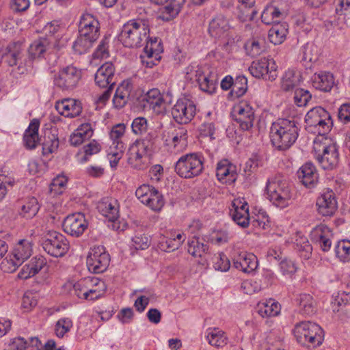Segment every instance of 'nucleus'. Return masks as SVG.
Listing matches in <instances>:
<instances>
[{
    "label": "nucleus",
    "mask_w": 350,
    "mask_h": 350,
    "mask_svg": "<svg viewBox=\"0 0 350 350\" xmlns=\"http://www.w3.org/2000/svg\"><path fill=\"white\" fill-rule=\"evenodd\" d=\"M115 68L111 62L103 64L95 74V83L100 88H113L116 85Z\"/></svg>",
    "instance_id": "obj_18"
},
{
    "label": "nucleus",
    "mask_w": 350,
    "mask_h": 350,
    "mask_svg": "<svg viewBox=\"0 0 350 350\" xmlns=\"http://www.w3.org/2000/svg\"><path fill=\"white\" fill-rule=\"evenodd\" d=\"M206 338L208 342L215 347H223L228 343V337L226 333L217 327L208 328L206 331Z\"/></svg>",
    "instance_id": "obj_34"
},
{
    "label": "nucleus",
    "mask_w": 350,
    "mask_h": 350,
    "mask_svg": "<svg viewBox=\"0 0 350 350\" xmlns=\"http://www.w3.org/2000/svg\"><path fill=\"white\" fill-rule=\"evenodd\" d=\"M203 170V161L196 153H190L179 158L175 165L178 175L185 178H191L199 176Z\"/></svg>",
    "instance_id": "obj_5"
},
{
    "label": "nucleus",
    "mask_w": 350,
    "mask_h": 350,
    "mask_svg": "<svg viewBox=\"0 0 350 350\" xmlns=\"http://www.w3.org/2000/svg\"><path fill=\"white\" fill-rule=\"evenodd\" d=\"M234 267L244 273H251L258 267V260L255 255L251 253L241 252L233 259Z\"/></svg>",
    "instance_id": "obj_24"
},
{
    "label": "nucleus",
    "mask_w": 350,
    "mask_h": 350,
    "mask_svg": "<svg viewBox=\"0 0 350 350\" xmlns=\"http://www.w3.org/2000/svg\"><path fill=\"white\" fill-rule=\"evenodd\" d=\"M96 40L87 36H83L81 33H79V36L73 43L72 48L75 53L83 54L87 53L92 48L93 43Z\"/></svg>",
    "instance_id": "obj_47"
},
{
    "label": "nucleus",
    "mask_w": 350,
    "mask_h": 350,
    "mask_svg": "<svg viewBox=\"0 0 350 350\" xmlns=\"http://www.w3.org/2000/svg\"><path fill=\"white\" fill-rule=\"evenodd\" d=\"M314 150L317 160L324 170H332L338 165L339 153L336 144L327 145L316 139Z\"/></svg>",
    "instance_id": "obj_7"
},
{
    "label": "nucleus",
    "mask_w": 350,
    "mask_h": 350,
    "mask_svg": "<svg viewBox=\"0 0 350 350\" xmlns=\"http://www.w3.org/2000/svg\"><path fill=\"white\" fill-rule=\"evenodd\" d=\"M31 245L27 240H21L15 245L9 258L3 260L1 267L3 271L14 272L31 255Z\"/></svg>",
    "instance_id": "obj_6"
},
{
    "label": "nucleus",
    "mask_w": 350,
    "mask_h": 350,
    "mask_svg": "<svg viewBox=\"0 0 350 350\" xmlns=\"http://www.w3.org/2000/svg\"><path fill=\"white\" fill-rule=\"evenodd\" d=\"M51 38H40L34 41L29 49V53L31 58L36 59L40 57L49 48Z\"/></svg>",
    "instance_id": "obj_42"
},
{
    "label": "nucleus",
    "mask_w": 350,
    "mask_h": 350,
    "mask_svg": "<svg viewBox=\"0 0 350 350\" xmlns=\"http://www.w3.org/2000/svg\"><path fill=\"white\" fill-rule=\"evenodd\" d=\"M294 336L298 343L308 347L322 344L323 330L315 323L302 321L297 323L293 329Z\"/></svg>",
    "instance_id": "obj_4"
},
{
    "label": "nucleus",
    "mask_w": 350,
    "mask_h": 350,
    "mask_svg": "<svg viewBox=\"0 0 350 350\" xmlns=\"http://www.w3.org/2000/svg\"><path fill=\"white\" fill-rule=\"evenodd\" d=\"M55 107L59 114L66 118H75L82 112L81 103L73 98H65L56 102Z\"/></svg>",
    "instance_id": "obj_21"
},
{
    "label": "nucleus",
    "mask_w": 350,
    "mask_h": 350,
    "mask_svg": "<svg viewBox=\"0 0 350 350\" xmlns=\"http://www.w3.org/2000/svg\"><path fill=\"white\" fill-rule=\"evenodd\" d=\"M296 241V245L300 256L304 259L310 258L312 254V247L309 241L306 239V238L302 237L299 239H297Z\"/></svg>",
    "instance_id": "obj_55"
},
{
    "label": "nucleus",
    "mask_w": 350,
    "mask_h": 350,
    "mask_svg": "<svg viewBox=\"0 0 350 350\" xmlns=\"http://www.w3.org/2000/svg\"><path fill=\"white\" fill-rule=\"evenodd\" d=\"M123 142H112L107 150V157L112 168L116 167L125 150Z\"/></svg>",
    "instance_id": "obj_35"
},
{
    "label": "nucleus",
    "mask_w": 350,
    "mask_h": 350,
    "mask_svg": "<svg viewBox=\"0 0 350 350\" xmlns=\"http://www.w3.org/2000/svg\"><path fill=\"white\" fill-rule=\"evenodd\" d=\"M133 243L136 250H145L150 245V240L147 236L140 234L133 238Z\"/></svg>",
    "instance_id": "obj_61"
},
{
    "label": "nucleus",
    "mask_w": 350,
    "mask_h": 350,
    "mask_svg": "<svg viewBox=\"0 0 350 350\" xmlns=\"http://www.w3.org/2000/svg\"><path fill=\"white\" fill-rule=\"evenodd\" d=\"M301 82V75L293 70H288L281 79V88L284 92L293 90Z\"/></svg>",
    "instance_id": "obj_37"
},
{
    "label": "nucleus",
    "mask_w": 350,
    "mask_h": 350,
    "mask_svg": "<svg viewBox=\"0 0 350 350\" xmlns=\"http://www.w3.org/2000/svg\"><path fill=\"white\" fill-rule=\"evenodd\" d=\"M94 282V278H85L79 280L78 282L73 284H68V286L69 287L72 286V288L70 289V293L72 295H76L77 297L80 299H85L84 293H85L86 288L88 287L92 286L93 285Z\"/></svg>",
    "instance_id": "obj_44"
},
{
    "label": "nucleus",
    "mask_w": 350,
    "mask_h": 350,
    "mask_svg": "<svg viewBox=\"0 0 350 350\" xmlns=\"http://www.w3.org/2000/svg\"><path fill=\"white\" fill-rule=\"evenodd\" d=\"M72 327V322L69 318H62L55 325V334L57 337L62 338Z\"/></svg>",
    "instance_id": "obj_56"
},
{
    "label": "nucleus",
    "mask_w": 350,
    "mask_h": 350,
    "mask_svg": "<svg viewBox=\"0 0 350 350\" xmlns=\"http://www.w3.org/2000/svg\"><path fill=\"white\" fill-rule=\"evenodd\" d=\"M149 32L150 21L148 18L131 19L122 27L118 40L125 47L138 48L147 41Z\"/></svg>",
    "instance_id": "obj_2"
},
{
    "label": "nucleus",
    "mask_w": 350,
    "mask_h": 350,
    "mask_svg": "<svg viewBox=\"0 0 350 350\" xmlns=\"http://www.w3.org/2000/svg\"><path fill=\"white\" fill-rule=\"evenodd\" d=\"M81 73L76 67L68 66L60 70L54 77L55 85L63 90L75 88L80 80Z\"/></svg>",
    "instance_id": "obj_15"
},
{
    "label": "nucleus",
    "mask_w": 350,
    "mask_h": 350,
    "mask_svg": "<svg viewBox=\"0 0 350 350\" xmlns=\"http://www.w3.org/2000/svg\"><path fill=\"white\" fill-rule=\"evenodd\" d=\"M232 208L230 215L233 221L242 228H246L250 224L249 206L245 200L234 199L232 202Z\"/></svg>",
    "instance_id": "obj_19"
},
{
    "label": "nucleus",
    "mask_w": 350,
    "mask_h": 350,
    "mask_svg": "<svg viewBox=\"0 0 350 350\" xmlns=\"http://www.w3.org/2000/svg\"><path fill=\"white\" fill-rule=\"evenodd\" d=\"M288 32L286 23H277L273 25L269 31V39L275 45L280 44L284 42Z\"/></svg>",
    "instance_id": "obj_40"
},
{
    "label": "nucleus",
    "mask_w": 350,
    "mask_h": 350,
    "mask_svg": "<svg viewBox=\"0 0 350 350\" xmlns=\"http://www.w3.org/2000/svg\"><path fill=\"white\" fill-rule=\"evenodd\" d=\"M37 304V299L31 293H26L22 299V307L27 311L30 310Z\"/></svg>",
    "instance_id": "obj_63"
},
{
    "label": "nucleus",
    "mask_w": 350,
    "mask_h": 350,
    "mask_svg": "<svg viewBox=\"0 0 350 350\" xmlns=\"http://www.w3.org/2000/svg\"><path fill=\"white\" fill-rule=\"evenodd\" d=\"M299 312L305 315H311L316 311V304L309 294H300L297 299Z\"/></svg>",
    "instance_id": "obj_41"
},
{
    "label": "nucleus",
    "mask_w": 350,
    "mask_h": 350,
    "mask_svg": "<svg viewBox=\"0 0 350 350\" xmlns=\"http://www.w3.org/2000/svg\"><path fill=\"white\" fill-rule=\"evenodd\" d=\"M305 122L308 128H314L321 136L327 133L333 122L330 114L323 107H317L306 115Z\"/></svg>",
    "instance_id": "obj_8"
},
{
    "label": "nucleus",
    "mask_w": 350,
    "mask_h": 350,
    "mask_svg": "<svg viewBox=\"0 0 350 350\" xmlns=\"http://www.w3.org/2000/svg\"><path fill=\"white\" fill-rule=\"evenodd\" d=\"M170 137H172V142L174 148L177 146H180V148L186 146L187 144V130L183 127L179 126L175 129L170 133Z\"/></svg>",
    "instance_id": "obj_45"
},
{
    "label": "nucleus",
    "mask_w": 350,
    "mask_h": 350,
    "mask_svg": "<svg viewBox=\"0 0 350 350\" xmlns=\"http://www.w3.org/2000/svg\"><path fill=\"white\" fill-rule=\"evenodd\" d=\"M338 119L344 124L350 122V104H343L338 109Z\"/></svg>",
    "instance_id": "obj_64"
},
{
    "label": "nucleus",
    "mask_w": 350,
    "mask_h": 350,
    "mask_svg": "<svg viewBox=\"0 0 350 350\" xmlns=\"http://www.w3.org/2000/svg\"><path fill=\"white\" fill-rule=\"evenodd\" d=\"M148 153L142 151L136 144L133 143L128 150V163L135 169L143 167V157Z\"/></svg>",
    "instance_id": "obj_36"
},
{
    "label": "nucleus",
    "mask_w": 350,
    "mask_h": 350,
    "mask_svg": "<svg viewBox=\"0 0 350 350\" xmlns=\"http://www.w3.org/2000/svg\"><path fill=\"white\" fill-rule=\"evenodd\" d=\"M311 98L312 95L308 90L302 88H297L295 90L294 102L298 107L306 106Z\"/></svg>",
    "instance_id": "obj_54"
},
{
    "label": "nucleus",
    "mask_w": 350,
    "mask_h": 350,
    "mask_svg": "<svg viewBox=\"0 0 350 350\" xmlns=\"http://www.w3.org/2000/svg\"><path fill=\"white\" fill-rule=\"evenodd\" d=\"M277 68L278 66L273 59L261 58L254 61L249 70L255 78L273 81L278 77Z\"/></svg>",
    "instance_id": "obj_11"
},
{
    "label": "nucleus",
    "mask_w": 350,
    "mask_h": 350,
    "mask_svg": "<svg viewBox=\"0 0 350 350\" xmlns=\"http://www.w3.org/2000/svg\"><path fill=\"white\" fill-rule=\"evenodd\" d=\"M135 195L142 203L153 211H160L164 205L162 196L157 189L149 185L144 184L139 187L135 191Z\"/></svg>",
    "instance_id": "obj_12"
},
{
    "label": "nucleus",
    "mask_w": 350,
    "mask_h": 350,
    "mask_svg": "<svg viewBox=\"0 0 350 350\" xmlns=\"http://www.w3.org/2000/svg\"><path fill=\"white\" fill-rule=\"evenodd\" d=\"M316 205L319 214L331 216L337 209V202L332 191H327L317 200Z\"/></svg>",
    "instance_id": "obj_22"
},
{
    "label": "nucleus",
    "mask_w": 350,
    "mask_h": 350,
    "mask_svg": "<svg viewBox=\"0 0 350 350\" xmlns=\"http://www.w3.org/2000/svg\"><path fill=\"white\" fill-rule=\"evenodd\" d=\"M49 139L44 140L42 144V153L44 155H46L55 152L59 146V140L53 135L52 137H48Z\"/></svg>",
    "instance_id": "obj_57"
},
{
    "label": "nucleus",
    "mask_w": 350,
    "mask_h": 350,
    "mask_svg": "<svg viewBox=\"0 0 350 350\" xmlns=\"http://www.w3.org/2000/svg\"><path fill=\"white\" fill-rule=\"evenodd\" d=\"M185 0H169V3L165 7V9L170 15H176L185 3Z\"/></svg>",
    "instance_id": "obj_62"
},
{
    "label": "nucleus",
    "mask_w": 350,
    "mask_h": 350,
    "mask_svg": "<svg viewBox=\"0 0 350 350\" xmlns=\"http://www.w3.org/2000/svg\"><path fill=\"white\" fill-rule=\"evenodd\" d=\"M196 113V105L187 98L178 99L171 111L174 120L180 124L190 122Z\"/></svg>",
    "instance_id": "obj_13"
},
{
    "label": "nucleus",
    "mask_w": 350,
    "mask_h": 350,
    "mask_svg": "<svg viewBox=\"0 0 350 350\" xmlns=\"http://www.w3.org/2000/svg\"><path fill=\"white\" fill-rule=\"evenodd\" d=\"M196 81L201 90L209 94L215 92L217 83L213 75L204 73L200 68L196 70Z\"/></svg>",
    "instance_id": "obj_31"
},
{
    "label": "nucleus",
    "mask_w": 350,
    "mask_h": 350,
    "mask_svg": "<svg viewBox=\"0 0 350 350\" xmlns=\"http://www.w3.org/2000/svg\"><path fill=\"white\" fill-rule=\"evenodd\" d=\"M185 235L178 233L174 237L165 239L160 242V247L164 251H174L178 249L184 242Z\"/></svg>",
    "instance_id": "obj_46"
},
{
    "label": "nucleus",
    "mask_w": 350,
    "mask_h": 350,
    "mask_svg": "<svg viewBox=\"0 0 350 350\" xmlns=\"http://www.w3.org/2000/svg\"><path fill=\"white\" fill-rule=\"evenodd\" d=\"M22 44L19 42L10 43L1 50V62L9 66L18 64L23 57Z\"/></svg>",
    "instance_id": "obj_20"
},
{
    "label": "nucleus",
    "mask_w": 350,
    "mask_h": 350,
    "mask_svg": "<svg viewBox=\"0 0 350 350\" xmlns=\"http://www.w3.org/2000/svg\"><path fill=\"white\" fill-rule=\"evenodd\" d=\"M125 129L126 126L124 124H117L114 125L109 133L111 142H122V137L124 135Z\"/></svg>",
    "instance_id": "obj_60"
},
{
    "label": "nucleus",
    "mask_w": 350,
    "mask_h": 350,
    "mask_svg": "<svg viewBox=\"0 0 350 350\" xmlns=\"http://www.w3.org/2000/svg\"><path fill=\"white\" fill-rule=\"evenodd\" d=\"M318 49L314 44H307L303 47L301 61L304 62H316L318 59Z\"/></svg>",
    "instance_id": "obj_53"
},
{
    "label": "nucleus",
    "mask_w": 350,
    "mask_h": 350,
    "mask_svg": "<svg viewBox=\"0 0 350 350\" xmlns=\"http://www.w3.org/2000/svg\"><path fill=\"white\" fill-rule=\"evenodd\" d=\"M299 131V123L295 119H278L271 125V142L278 150H286L297 140Z\"/></svg>",
    "instance_id": "obj_1"
},
{
    "label": "nucleus",
    "mask_w": 350,
    "mask_h": 350,
    "mask_svg": "<svg viewBox=\"0 0 350 350\" xmlns=\"http://www.w3.org/2000/svg\"><path fill=\"white\" fill-rule=\"evenodd\" d=\"M283 18V14L278 8L272 5H267L261 14V21L266 25L279 23Z\"/></svg>",
    "instance_id": "obj_38"
},
{
    "label": "nucleus",
    "mask_w": 350,
    "mask_h": 350,
    "mask_svg": "<svg viewBox=\"0 0 350 350\" xmlns=\"http://www.w3.org/2000/svg\"><path fill=\"white\" fill-rule=\"evenodd\" d=\"M266 191L267 198L276 206L284 208L289 205L292 190L288 183L282 176H277L267 180Z\"/></svg>",
    "instance_id": "obj_3"
},
{
    "label": "nucleus",
    "mask_w": 350,
    "mask_h": 350,
    "mask_svg": "<svg viewBox=\"0 0 350 350\" xmlns=\"http://www.w3.org/2000/svg\"><path fill=\"white\" fill-rule=\"evenodd\" d=\"M157 137L153 133H148L144 138L140 141H135L136 144L142 151L150 154L157 147Z\"/></svg>",
    "instance_id": "obj_51"
},
{
    "label": "nucleus",
    "mask_w": 350,
    "mask_h": 350,
    "mask_svg": "<svg viewBox=\"0 0 350 350\" xmlns=\"http://www.w3.org/2000/svg\"><path fill=\"white\" fill-rule=\"evenodd\" d=\"M258 307V314L262 317L278 316L281 310L279 303L273 299L259 303Z\"/></svg>",
    "instance_id": "obj_39"
},
{
    "label": "nucleus",
    "mask_w": 350,
    "mask_h": 350,
    "mask_svg": "<svg viewBox=\"0 0 350 350\" xmlns=\"http://www.w3.org/2000/svg\"><path fill=\"white\" fill-rule=\"evenodd\" d=\"M208 249V245L200 243L196 236L188 243V252L194 257H201Z\"/></svg>",
    "instance_id": "obj_49"
},
{
    "label": "nucleus",
    "mask_w": 350,
    "mask_h": 350,
    "mask_svg": "<svg viewBox=\"0 0 350 350\" xmlns=\"http://www.w3.org/2000/svg\"><path fill=\"white\" fill-rule=\"evenodd\" d=\"M229 30V23L224 16H217L209 22L208 31L213 38L225 37L228 35Z\"/></svg>",
    "instance_id": "obj_25"
},
{
    "label": "nucleus",
    "mask_w": 350,
    "mask_h": 350,
    "mask_svg": "<svg viewBox=\"0 0 350 350\" xmlns=\"http://www.w3.org/2000/svg\"><path fill=\"white\" fill-rule=\"evenodd\" d=\"M110 256L103 246L92 247L87 257V267L90 272L100 273L109 265Z\"/></svg>",
    "instance_id": "obj_9"
},
{
    "label": "nucleus",
    "mask_w": 350,
    "mask_h": 350,
    "mask_svg": "<svg viewBox=\"0 0 350 350\" xmlns=\"http://www.w3.org/2000/svg\"><path fill=\"white\" fill-rule=\"evenodd\" d=\"M247 90V79L243 75L236 77L234 80L233 88L230 94L234 98H239L242 96Z\"/></svg>",
    "instance_id": "obj_48"
},
{
    "label": "nucleus",
    "mask_w": 350,
    "mask_h": 350,
    "mask_svg": "<svg viewBox=\"0 0 350 350\" xmlns=\"http://www.w3.org/2000/svg\"><path fill=\"white\" fill-rule=\"evenodd\" d=\"M336 256L342 262L350 260V241L342 240L336 246Z\"/></svg>",
    "instance_id": "obj_52"
},
{
    "label": "nucleus",
    "mask_w": 350,
    "mask_h": 350,
    "mask_svg": "<svg viewBox=\"0 0 350 350\" xmlns=\"http://www.w3.org/2000/svg\"><path fill=\"white\" fill-rule=\"evenodd\" d=\"M150 46L146 45L144 48V53L146 55V59H142V62L147 68H152L156 65V62L161 59L160 53L163 51L161 42H157V38L150 40Z\"/></svg>",
    "instance_id": "obj_27"
},
{
    "label": "nucleus",
    "mask_w": 350,
    "mask_h": 350,
    "mask_svg": "<svg viewBox=\"0 0 350 350\" xmlns=\"http://www.w3.org/2000/svg\"><path fill=\"white\" fill-rule=\"evenodd\" d=\"M241 288L246 294L250 295L254 293L259 292L262 288V285L258 281L246 280L241 284Z\"/></svg>",
    "instance_id": "obj_59"
},
{
    "label": "nucleus",
    "mask_w": 350,
    "mask_h": 350,
    "mask_svg": "<svg viewBox=\"0 0 350 350\" xmlns=\"http://www.w3.org/2000/svg\"><path fill=\"white\" fill-rule=\"evenodd\" d=\"M297 176L302 184L308 188L314 187L319 180L318 172L311 162H307L299 169Z\"/></svg>",
    "instance_id": "obj_23"
},
{
    "label": "nucleus",
    "mask_w": 350,
    "mask_h": 350,
    "mask_svg": "<svg viewBox=\"0 0 350 350\" xmlns=\"http://www.w3.org/2000/svg\"><path fill=\"white\" fill-rule=\"evenodd\" d=\"M132 131L136 135H142L146 132L148 122L145 118L138 117L133 120L131 124Z\"/></svg>",
    "instance_id": "obj_58"
},
{
    "label": "nucleus",
    "mask_w": 350,
    "mask_h": 350,
    "mask_svg": "<svg viewBox=\"0 0 350 350\" xmlns=\"http://www.w3.org/2000/svg\"><path fill=\"white\" fill-rule=\"evenodd\" d=\"M132 86L130 83L124 81L116 89L113 98V103L116 108H122L127 103Z\"/></svg>",
    "instance_id": "obj_33"
},
{
    "label": "nucleus",
    "mask_w": 350,
    "mask_h": 350,
    "mask_svg": "<svg viewBox=\"0 0 350 350\" xmlns=\"http://www.w3.org/2000/svg\"><path fill=\"white\" fill-rule=\"evenodd\" d=\"M334 85V78L329 72H321L314 74L312 78V85L317 90L329 92Z\"/></svg>",
    "instance_id": "obj_32"
},
{
    "label": "nucleus",
    "mask_w": 350,
    "mask_h": 350,
    "mask_svg": "<svg viewBox=\"0 0 350 350\" xmlns=\"http://www.w3.org/2000/svg\"><path fill=\"white\" fill-rule=\"evenodd\" d=\"M40 121L33 119L25 131L23 136V142L25 147L28 149H34L39 143L38 129Z\"/></svg>",
    "instance_id": "obj_30"
},
{
    "label": "nucleus",
    "mask_w": 350,
    "mask_h": 350,
    "mask_svg": "<svg viewBox=\"0 0 350 350\" xmlns=\"http://www.w3.org/2000/svg\"><path fill=\"white\" fill-rule=\"evenodd\" d=\"M79 33L92 40H97L100 35V23L90 14L86 13L81 16L79 24Z\"/></svg>",
    "instance_id": "obj_17"
},
{
    "label": "nucleus",
    "mask_w": 350,
    "mask_h": 350,
    "mask_svg": "<svg viewBox=\"0 0 350 350\" xmlns=\"http://www.w3.org/2000/svg\"><path fill=\"white\" fill-rule=\"evenodd\" d=\"M233 117L243 131H249L253 127L256 118L254 108L247 100H241L234 107Z\"/></svg>",
    "instance_id": "obj_14"
},
{
    "label": "nucleus",
    "mask_w": 350,
    "mask_h": 350,
    "mask_svg": "<svg viewBox=\"0 0 350 350\" xmlns=\"http://www.w3.org/2000/svg\"><path fill=\"white\" fill-rule=\"evenodd\" d=\"M94 282L93 285L86 288L85 295V299L93 300L98 299L101 295L102 291L105 287L103 281L98 280L97 278L94 279Z\"/></svg>",
    "instance_id": "obj_50"
},
{
    "label": "nucleus",
    "mask_w": 350,
    "mask_h": 350,
    "mask_svg": "<svg viewBox=\"0 0 350 350\" xmlns=\"http://www.w3.org/2000/svg\"><path fill=\"white\" fill-rule=\"evenodd\" d=\"M98 211L109 221H114L119 217L118 201L113 198H105L98 202Z\"/></svg>",
    "instance_id": "obj_26"
},
{
    "label": "nucleus",
    "mask_w": 350,
    "mask_h": 350,
    "mask_svg": "<svg viewBox=\"0 0 350 350\" xmlns=\"http://www.w3.org/2000/svg\"><path fill=\"white\" fill-rule=\"evenodd\" d=\"M38 200L34 197L28 198L21 206L20 215L27 219L34 217L39 211Z\"/></svg>",
    "instance_id": "obj_43"
},
{
    "label": "nucleus",
    "mask_w": 350,
    "mask_h": 350,
    "mask_svg": "<svg viewBox=\"0 0 350 350\" xmlns=\"http://www.w3.org/2000/svg\"><path fill=\"white\" fill-rule=\"evenodd\" d=\"M328 234V228L323 225L317 226L310 233L311 239L319 244L324 252L328 251L332 245V242L327 237Z\"/></svg>",
    "instance_id": "obj_29"
},
{
    "label": "nucleus",
    "mask_w": 350,
    "mask_h": 350,
    "mask_svg": "<svg viewBox=\"0 0 350 350\" xmlns=\"http://www.w3.org/2000/svg\"><path fill=\"white\" fill-rule=\"evenodd\" d=\"M216 176L220 181L226 183H233L237 178L235 166L230 163L228 160H222L217 164Z\"/></svg>",
    "instance_id": "obj_28"
},
{
    "label": "nucleus",
    "mask_w": 350,
    "mask_h": 350,
    "mask_svg": "<svg viewBox=\"0 0 350 350\" xmlns=\"http://www.w3.org/2000/svg\"><path fill=\"white\" fill-rule=\"evenodd\" d=\"M64 230L67 234L78 237L88 228V221L85 215L81 213H75L68 215L62 224Z\"/></svg>",
    "instance_id": "obj_16"
},
{
    "label": "nucleus",
    "mask_w": 350,
    "mask_h": 350,
    "mask_svg": "<svg viewBox=\"0 0 350 350\" xmlns=\"http://www.w3.org/2000/svg\"><path fill=\"white\" fill-rule=\"evenodd\" d=\"M42 247L49 254L58 258L66 254L69 249V243L63 234L53 231L48 233L47 237L42 242Z\"/></svg>",
    "instance_id": "obj_10"
}]
</instances>
